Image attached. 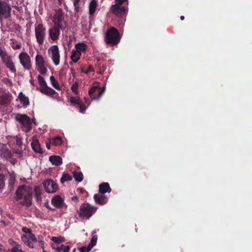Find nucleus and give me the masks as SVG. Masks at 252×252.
I'll list each match as a JSON object with an SVG mask.
<instances>
[{"instance_id":"43","label":"nucleus","mask_w":252,"mask_h":252,"mask_svg":"<svg viewBox=\"0 0 252 252\" xmlns=\"http://www.w3.org/2000/svg\"><path fill=\"white\" fill-rule=\"evenodd\" d=\"M5 177L3 174H0V190L1 188H3L4 185Z\"/></svg>"},{"instance_id":"44","label":"nucleus","mask_w":252,"mask_h":252,"mask_svg":"<svg viewBox=\"0 0 252 252\" xmlns=\"http://www.w3.org/2000/svg\"><path fill=\"white\" fill-rule=\"evenodd\" d=\"M29 234H30L29 236V239L30 240H32V241H33L34 242H37L36 237L35 236V235L34 234L32 233V231Z\"/></svg>"},{"instance_id":"41","label":"nucleus","mask_w":252,"mask_h":252,"mask_svg":"<svg viewBox=\"0 0 252 252\" xmlns=\"http://www.w3.org/2000/svg\"><path fill=\"white\" fill-rule=\"evenodd\" d=\"M2 82L3 83L5 84L6 85H8V86H12V83L10 80L7 77H4L2 79Z\"/></svg>"},{"instance_id":"4","label":"nucleus","mask_w":252,"mask_h":252,"mask_svg":"<svg viewBox=\"0 0 252 252\" xmlns=\"http://www.w3.org/2000/svg\"><path fill=\"white\" fill-rule=\"evenodd\" d=\"M15 119L22 125V128L23 131L28 132L32 129V123L30 118L28 115L19 113L16 115Z\"/></svg>"},{"instance_id":"60","label":"nucleus","mask_w":252,"mask_h":252,"mask_svg":"<svg viewBox=\"0 0 252 252\" xmlns=\"http://www.w3.org/2000/svg\"><path fill=\"white\" fill-rule=\"evenodd\" d=\"M180 19L181 20H183L184 19H185V17L184 16H181Z\"/></svg>"},{"instance_id":"58","label":"nucleus","mask_w":252,"mask_h":252,"mask_svg":"<svg viewBox=\"0 0 252 252\" xmlns=\"http://www.w3.org/2000/svg\"><path fill=\"white\" fill-rule=\"evenodd\" d=\"M1 223H2L3 224V225H7V224H6V223L5 221H4V220H1Z\"/></svg>"},{"instance_id":"59","label":"nucleus","mask_w":252,"mask_h":252,"mask_svg":"<svg viewBox=\"0 0 252 252\" xmlns=\"http://www.w3.org/2000/svg\"><path fill=\"white\" fill-rule=\"evenodd\" d=\"M10 244L11 245L16 244V242L15 241H12L11 242H10Z\"/></svg>"},{"instance_id":"39","label":"nucleus","mask_w":252,"mask_h":252,"mask_svg":"<svg viewBox=\"0 0 252 252\" xmlns=\"http://www.w3.org/2000/svg\"><path fill=\"white\" fill-rule=\"evenodd\" d=\"M78 83L77 81H75L74 83H73L71 87V90L75 94H78Z\"/></svg>"},{"instance_id":"17","label":"nucleus","mask_w":252,"mask_h":252,"mask_svg":"<svg viewBox=\"0 0 252 252\" xmlns=\"http://www.w3.org/2000/svg\"><path fill=\"white\" fill-rule=\"evenodd\" d=\"M98 6V2L96 0H91L89 5V18L93 19L94 14L96 12Z\"/></svg>"},{"instance_id":"55","label":"nucleus","mask_w":252,"mask_h":252,"mask_svg":"<svg viewBox=\"0 0 252 252\" xmlns=\"http://www.w3.org/2000/svg\"><path fill=\"white\" fill-rule=\"evenodd\" d=\"M39 244L41 245L42 249H44L45 242L42 240H40L39 241Z\"/></svg>"},{"instance_id":"21","label":"nucleus","mask_w":252,"mask_h":252,"mask_svg":"<svg viewBox=\"0 0 252 252\" xmlns=\"http://www.w3.org/2000/svg\"><path fill=\"white\" fill-rule=\"evenodd\" d=\"M4 64H5L6 67L9 68L11 72L16 73L17 70L15 67V64L10 56H9L6 60H5Z\"/></svg>"},{"instance_id":"46","label":"nucleus","mask_w":252,"mask_h":252,"mask_svg":"<svg viewBox=\"0 0 252 252\" xmlns=\"http://www.w3.org/2000/svg\"><path fill=\"white\" fill-rule=\"evenodd\" d=\"M79 2L76 3L75 1H73V5L74 6L75 11L76 12H78L80 11V7L79 6Z\"/></svg>"},{"instance_id":"64","label":"nucleus","mask_w":252,"mask_h":252,"mask_svg":"<svg viewBox=\"0 0 252 252\" xmlns=\"http://www.w3.org/2000/svg\"><path fill=\"white\" fill-rule=\"evenodd\" d=\"M73 252H76V250L75 249H73Z\"/></svg>"},{"instance_id":"62","label":"nucleus","mask_w":252,"mask_h":252,"mask_svg":"<svg viewBox=\"0 0 252 252\" xmlns=\"http://www.w3.org/2000/svg\"><path fill=\"white\" fill-rule=\"evenodd\" d=\"M2 245L1 244H0V252L1 251V250H2Z\"/></svg>"},{"instance_id":"3","label":"nucleus","mask_w":252,"mask_h":252,"mask_svg":"<svg viewBox=\"0 0 252 252\" xmlns=\"http://www.w3.org/2000/svg\"><path fill=\"white\" fill-rule=\"evenodd\" d=\"M97 210V207L87 203L82 204L77 212L82 220H89L91 216L95 214Z\"/></svg>"},{"instance_id":"7","label":"nucleus","mask_w":252,"mask_h":252,"mask_svg":"<svg viewBox=\"0 0 252 252\" xmlns=\"http://www.w3.org/2000/svg\"><path fill=\"white\" fill-rule=\"evenodd\" d=\"M49 56L52 60L54 63L58 65L60 63V55L59 46L58 45H52L48 49Z\"/></svg>"},{"instance_id":"37","label":"nucleus","mask_w":252,"mask_h":252,"mask_svg":"<svg viewBox=\"0 0 252 252\" xmlns=\"http://www.w3.org/2000/svg\"><path fill=\"white\" fill-rule=\"evenodd\" d=\"M97 241V236L96 234H93V237L91 240V242L89 244V246H91V250L94 245H96Z\"/></svg>"},{"instance_id":"25","label":"nucleus","mask_w":252,"mask_h":252,"mask_svg":"<svg viewBox=\"0 0 252 252\" xmlns=\"http://www.w3.org/2000/svg\"><path fill=\"white\" fill-rule=\"evenodd\" d=\"M81 56V53H80L79 51H77V49H76V50H72L70 57L72 62L74 63L78 62L79 59H80Z\"/></svg>"},{"instance_id":"16","label":"nucleus","mask_w":252,"mask_h":252,"mask_svg":"<svg viewBox=\"0 0 252 252\" xmlns=\"http://www.w3.org/2000/svg\"><path fill=\"white\" fill-rule=\"evenodd\" d=\"M51 203L54 205V206L58 208V209H61L64 207L65 205V203L63 198H62L61 196L60 195H56L54 196L51 199Z\"/></svg>"},{"instance_id":"48","label":"nucleus","mask_w":252,"mask_h":252,"mask_svg":"<svg viewBox=\"0 0 252 252\" xmlns=\"http://www.w3.org/2000/svg\"><path fill=\"white\" fill-rule=\"evenodd\" d=\"M22 231L24 232L25 233L29 234L30 233H31V232L32 231V230H31V229L29 228L26 227V226H24V227L22 228Z\"/></svg>"},{"instance_id":"63","label":"nucleus","mask_w":252,"mask_h":252,"mask_svg":"<svg viewBox=\"0 0 252 252\" xmlns=\"http://www.w3.org/2000/svg\"><path fill=\"white\" fill-rule=\"evenodd\" d=\"M2 164L0 163V171L1 170Z\"/></svg>"},{"instance_id":"18","label":"nucleus","mask_w":252,"mask_h":252,"mask_svg":"<svg viewBox=\"0 0 252 252\" xmlns=\"http://www.w3.org/2000/svg\"><path fill=\"white\" fill-rule=\"evenodd\" d=\"M97 87L93 86L92 87L89 91V94L93 99H99L100 96H101L104 91L102 90L101 91H99L97 94H95V92L96 90L97 89Z\"/></svg>"},{"instance_id":"51","label":"nucleus","mask_w":252,"mask_h":252,"mask_svg":"<svg viewBox=\"0 0 252 252\" xmlns=\"http://www.w3.org/2000/svg\"><path fill=\"white\" fill-rule=\"evenodd\" d=\"M94 71V67L93 66H89L88 69L85 72V73H87L89 72H93Z\"/></svg>"},{"instance_id":"26","label":"nucleus","mask_w":252,"mask_h":252,"mask_svg":"<svg viewBox=\"0 0 252 252\" xmlns=\"http://www.w3.org/2000/svg\"><path fill=\"white\" fill-rule=\"evenodd\" d=\"M56 21L54 22V26L59 30L60 29H64L66 27V24L65 22H63V19H56Z\"/></svg>"},{"instance_id":"24","label":"nucleus","mask_w":252,"mask_h":252,"mask_svg":"<svg viewBox=\"0 0 252 252\" xmlns=\"http://www.w3.org/2000/svg\"><path fill=\"white\" fill-rule=\"evenodd\" d=\"M34 196L36 199V201L40 203L42 200V192L39 186H35L34 188Z\"/></svg>"},{"instance_id":"40","label":"nucleus","mask_w":252,"mask_h":252,"mask_svg":"<svg viewBox=\"0 0 252 252\" xmlns=\"http://www.w3.org/2000/svg\"><path fill=\"white\" fill-rule=\"evenodd\" d=\"M70 248L69 246H65L64 245H61L60 247H58L57 250H62L64 252H69Z\"/></svg>"},{"instance_id":"14","label":"nucleus","mask_w":252,"mask_h":252,"mask_svg":"<svg viewBox=\"0 0 252 252\" xmlns=\"http://www.w3.org/2000/svg\"><path fill=\"white\" fill-rule=\"evenodd\" d=\"M39 89L42 94H46L48 96H54L55 95H56V97L59 96L58 93L56 92L54 89L48 87L47 84H46L43 88H40Z\"/></svg>"},{"instance_id":"36","label":"nucleus","mask_w":252,"mask_h":252,"mask_svg":"<svg viewBox=\"0 0 252 252\" xmlns=\"http://www.w3.org/2000/svg\"><path fill=\"white\" fill-rule=\"evenodd\" d=\"M51 241L56 243V244H60V243L65 242V239L62 236H53L51 238Z\"/></svg>"},{"instance_id":"9","label":"nucleus","mask_w":252,"mask_h":252,"mask_svg":"<svg viewBox=\"0 0 252 252\" xmlns=\"http://www.w3.org/2000/svg\"><path fill=\"white\" fill-rule=\"evenodd\" d=\"M19 59L21 64L25 69L31 70L32 66L31 64V60L29 55L26 52H22L19 55Z\"/></svg>"},{"instance_id":"50","label":"nucleus","mask_w":252,"mask_h":252,"mask_svg":"<svg viewBox=\"0 0 252 252\" xmlns=\"http://www.w3.org/2000/svg\"><path fill=\"white\" fill-rule=\"evenodd\" d=\"M71 199L72 201L75 202L76 203H77V202H78L79 201V199L77 196H73V197H72Z\"/></svg>"},{"instance_id":"34","label":"nucleus","mask_w":252,"mask_h":252,"mask_svg":"<svg viewBox=\"0 0 252 252\" xmlns=\"http://www.w3.org/2000/svg\"><path fill=\"white\" fill-rule=\"evenodd\" d=\"M22 241L25 244H27L29 247L31 248H33V245L32 244V242H30L29 239V237L26 235V234H23V235L21 237Z\"/></svg>"},{"instance_id":"23","label":"nucleus","mask_w":252,"mask_h":252,"mask_svg":"<svg viewBox=\"0 0 252 252\" xmlns=\"http://www.w3.org/2000/svg\"><path fill=\"white\" fill-rule=\"evenodd\" d=\"M18 98L23 107H27L29 105H30L29 97L25 96V94H24L23 92H20L19 94Z\"/></svg>"},{"instance_id":"57","label":"nucleus","mask_w":252,"mask_h":252,"mask_svg":"<svg viewBox=\"0 0 252 252\" xmlns=\"http://www.w3.org/2000/svg\"><path fill=\"white\" fill-rule=\"evenodd\" d=\"M12 7L15 8L16 9V10H17L18 11H20L21 8L20 7H19V6L12 5Z\"/></svg>"},{"instance_id":"35","label":"nucleus","mask_w":252,"mask_h":252,"mask_svg":"<svg viewBox=\"0 0 252 252\" xmlns=\"http://www.w3.org/2000/svg\"><path fill=\"white\" fill-rule=\"evenodd\" d=\"M50 80L51 82V84L54 87V88L60 90V86L59 85L58 81L56 80V78L54 76L51 75L50 77Z\"/></svg>"},{"instance_id":"53","label":"nucleus","mask_w":252,"mask_h":252,"mask_svg":"<svg viewBox=\"0 0 252 252\" xmlns=\"http://www.w3.org/2000/svg\"><path fill=\"white\" fill-rule=\"evenodd\" d=\"M77 191H79V192L80 193H83L85 192V191H86L84 189H83L82 188H78L77 189Z\"/></svg>"},{"instance_id":"13","label":"nucleus","mask_w":252,"mask_h":252,"mask_svg":"<svg viewBox=\"0 0 252 252\" xmlns=\"http://www.w3.org/2000/svg\"><path fill=\"white\" fill-rule=\"evenodd\" d=\"M94 199L95 203L101 205L107 204L108 201V198L106 196L102 195L100 193L94 194Z\"/></svg>"},{"instance_id":"11","label":"nucleus","mask_w":252,"mask_h":252,"mask_svg":"<svg viewBox=\"0 0 252 252\" xmlns=\"http://www.w3.org/2000/svg\"><path fill=\"white\" fill-rule=\"evenodd\" d=\"M127 8L125 6H119L112 5L110 7V12L114 14L117 17H122L126 14Z\"/></svg>"},{"instance_id":"12","label":"nucleus","mask_w":252,"mask_h":252,"mask_svg":"<svg viewBox=\"0 0 252 252\" xmlns=\"http://www.w3.org/2000/svg\"><path fill=\"white\" fill-rule=\"evenodd\" d=\"M45 190L48 193H54L58 190V185L56 183L50 179L45 180L43 183Z\"/></svg>"},{"instance_id":"28","label":"nucleus","mask_w":252,"mask_h":252,"mask_svg":"<svg viewBox=\"0 0 252 252\" xmlns=\"http://www.w3.org/2000/svg\"><path fill=\"white\" fill-rule=\"evenodd\" d=\"M9 56L5 49L3 48L0 47V57L3 63L6 62V60Z\"/></svg>"},{"instance_id":"56","label":"nucleus","mask_w":252,"mask_h":252,"mask_svg":"<svg viewBox=\"0 0 252 252\" xmlns=\"http://www.w3.org/2000/svg\"><path fill=\"white\" fill-rule=\"evenodd\" d=\"M6 103V100L5 99H1V100H0V104L1 105H4Z\"/></svg>"},{"instance_id":"19","label":"nucleus","mask_w":252,"mask_h":252,"mask_svg":"<svg viewBox=\"0 0 252 252\" xmlns=\"http://www.w3.org/2000/svg\"><path fill=\"white\" fill-rule=\"evenodd\" d=\"M111 189L108 183L104 182L99 186V193L104 194L105 193H110L111 191Z\"/></svg>"},{"instance_id":"61","label":"nucleus","mask_w":252,"mask_h":252,"mask_svg":"<svg viewBox=\"0 0 252 252\" xmlns=\"http://www.w3.org/2000/svg\"><path fill=\"white\" fill-rule=\"evenodd\" d=\"M73 1H75L76 3L79 2L80 0H73Z\"/></svg>"},{"instance_id":"52","label":"nucleus","mask_w":252,"mask_h":252,"mask_svg":"<svg viewBox=\"0 0 252 252\" xmlns=\"http://www.w3.org/2000/svg\"><path fill=\"white\" fill-rule=\"evenodd\" d=\"M44 206H45V207H46L48 209H49V210L51 209V206H50V205H49V202H48V201L45 202V204H44Z\"/></svg>"},{"instance_id":"5","label":"nucleus","mask_w":252,"mask_h":252,"mask_svg":"<svg viewBox=\"0 0 252 252\" xmlns=\"http://www.w3.org/2000/svg\"><path fill=\"white\" fill-rule=\"evenodd\" d=\"M8 1L0 0V19H8L11 16L12 8Z\"/></svg>"},{"instance_id":"54","label":"nucleus","mask_w":252,"mask_h":252,"mask_svg":"<svg viewBox=\"0 0 252 252\" xmlns=\"http://www.w3.org/2000/svg\"><path fill=\"white\" fill-rule=\"evenodd\" d=\"M19 250L17 247H13L11 250L12 252H18Z\"/></svg>"},{"instance_id":"45","label":"nucleus","mask_w":252,"mask_h":252,"mask_svg":"<svg viewBox=\"0 0 252 252\" xmlns=\"http://www.w3.org/2000/svg\"><path fill=\"white\" fill-rule=\"evenodd\" d=\"M23 144V142L21 137H17L16 140V145L18 146L19 147Z\"/></svg>"},{"instance_id":"22","label":"nucleus","mask_w":252,"mask_h":252,"mask_svg":"<svg viewBox=\"0 0 252 252\" xmlns=\"http://www.w3.org/2000/svg\"><path fill=\"white\" fill-rule=\"evenodd\" d=\"M60 33V30L57 29L54 26L52 29H49V36L52 40L54 41L57 40L58 38H59Z\"/></svg>"},{"instance_id":"2","label":"nucleus","mask_w":252,"mask_h":252,"mask_svg":"<svg viewBox=\"0 0 252 252\" xmlns=\"http://www.w3.org/2000/svg\"><path fill=\"white\" fill-rule=\"evenodd\" d=\"M121 40L119 32L115 27H110L107 30L104 37L105 43L110 46L118 44Z\"/></svg>"},{"instance_id":"47","label":"nucleus","mask_w":252,"mask_h":252,"mask_svg":"<svg viewBox=\"0 0 252 252\" xmlns=\"http://www.w3.org/2000/svg\"><path fill=\"white\" fill-rule=\"evenodd\" d=\"M46 147L48 149H51L50 145L52 144V140L50 139H47L45 142Z\"/></svg>"},{"instance_id":"30","label":"nucleus","mask_w":252,"mask_h":252,"mask_svg":"<svg viewBox=\"0 0 252 252\" xmlns=\"http://www.w3.org/2000/svg\"><path fill=\"white\" fill-rule=\"evenodd\" d=\"M55 14L54 15V18L55 19H63V11L62 8H57L55 9Z\"/></svg>"},{"instance_id":"1","label":"nucleus","mask_w":252,"mask_h":252,"mask_svg":"<svg viewBox=\"0 0 252 252\" xmlns=\"http://www.w3.org/2000/svg\"><path fill=\"white\" fill-rule=\"evenodd\" d=\"M32 188L25 185H21L18 187L16 191L15 199L16 201L23 199V200L20 201L19 203L23 206L29 207L32 203Z\"/></svg>"},{"instance_id":"32","label":"nucleus","mask_w":252,"mask_h":252,"mask_svg":"<svg viewBox=\"0 0 252 252\" xmlns=\"http://www.w3.org/2000/svg\"><path fill=\"white\" fill-rule=\"evenodd\" d=\"M72 180L71 175L67 173H64L63 174L62 177L60 179V182L62 184L67 182V181H71Z\"/></svg>"},{"instance_id":"29","label":"nucleus","mask_w":252,"mask_h":252,"mask_svg":"<svg viewBox=\"0 0 252 252\" xmlns=\"http://www.w3.org/2000/svg\"><path fill=\"white\" fill-rule=\"evenodd\" d=\"M75 49L77 51L85 52L87 49V46L85 43H78L75 45Z\"/></svg>"},{"instance_id":"31","label":"nucleus","mask_w":252,"mask_h":252,"mask_svg":"<svg viewBox=\"0 0 252 252\" xmlns=\"http://www.w3.org/2000/svg\"><path fill=\"white\" fill-rule=\"evenodd\" d=\"M2 155L6 159H10L12 157V154L11 151L7 149V148L3 149Z\"/></svg>"},{"instance_id":"8","label":"nucleus","mask_w":252,"mask_h":252,"mask_svg":"<svg viewBox=\"0 0 252 252\" xmlns=\"http://www.w3.org/2000/svg\"><path fill=\"white\" fill-rule=\"evenodd\" d=\"M35 64L38 71L41 75H44L47 72L45 67V60L40 54H37L35 57Z\"/></svg>"},{"instance_id":"20","label":"nucleus","mask_w":252,"mask_h":252,"mask_svg":"<svg viewBox=\"0 0 252 252\" xmlns=\"http://www.w3.org/2000/svg\"><path fill=\"white\" fill-rule=\"evenodd\" d=\"M49 161H51L52 164L55 166H60L63 164V159L61 156L53 155L50 156L49 157Z\"/></svg>"},{"instance_id":"15","label":"nucleus","mask_w":252,"mask_h":252,"mask_svg":"<svg viewBox=\"0 0 252 252\" xmlns=\"http://www.w3.org/2000/svg\"><path fill=\"white\" fill-rule=\"evenodd\" d=\"M32 148L36 153L43 154V151L41 148V145L37 137L33 136L31 143Z\"/></svg>"},{"instance_id":"6","label":"nucleus","mask_w":252,"mask_h":252,"mask_svg":"<svg viewBox=\"0 0 252 252\" xmlns=\"http://www.w3.org/2000/svg\"><path fill=\"white\" fill-rule=\"evenodd\" d=\"M35 35L39 44H42L45 39L46 29L42 24L35 25Z\"/></svg>"},{"instance_id":"38","label":"nucleus","mask_w":252,"mask_h":252,"mask_svg":"<svg viewBox=\"0 0 252 252\" xmlns=\"http://www.w3.org/2000/svg\"><path fill=\"white\" fill-rule=\"evenodd\" d=\"M37 80L39 85L40 86V87H43L47 84L44 78H43V77H42V76L41 75L38 76Z\"/></svg>"},{"instance_id":"49","label":"nucleus","mask_w":252,"mask_h":252,"mask_svg":"<svg viewBox=\"0 0 252 252\" xmlns=\"http://www.w3.org/2000/svg\"><path fill=\"white\" fill-rule=\"evenodd\" d=\"M12 48L14 49H18L21 48V43L16 44V45L13 46Z\"/></svg>"},{"instance_id":"33","label":"nucleus","mask_w":252,"mask_h":252,"mask_svg":"<svg viewBox=\"0 0 252 252\" xmlns=\"http://www.w3.org/2000/svg\"><path fill=\"white\" fill-rule=\"evenodd\" d=\"M62 143V138L60 136H56L51 140L52 145L55 146L61 145Z\"/></svg>"},{"instance_id":"42","label":"nucleus","mask_w":252,"mask_h":252,"mask_svg":"<svg viewBox=\"0 0 252 252\" xmlns=\"http://www.w3.org/2000/svg\"><path fill=\"white\" fill-rule=\"evenodd\" d=\"M79 250L80 252H89L91 250V246H89V244L87 247L84 246L80 247Z\"/></svg>"},{"instance_id":"27","label":"nucleus","mask_w":252,"mask_h":252,"mask_svg":"<svg viewBox=\"0 0 252 252\" xmlns=\"http://www.w3.org/2000/svg\"><path fill=\"white\" fill-rule=\"evenodd\" d=\"M72 173L73 174V178H74V179L76 180V182H82L83 178H84V176H83V175L82 172H81V171H79V172L73 171L72 172Z\"/></svg>"},{"instance_id":"10","label":"nucleus","mask_w":252,"mask_h":252,"mask_svg":"<svg viewBox=\"0 0 252 252\" xmlns=\"http://www.w3.org/2000/svg\"><path fill=\"white\" fill-rule=\"evenodd\" d=\"M70 102L74 107L79 108L80 113H84L85 112L87 108L84 102L80 99V97L71 96Z\"/></svg>"}]
</instances>
